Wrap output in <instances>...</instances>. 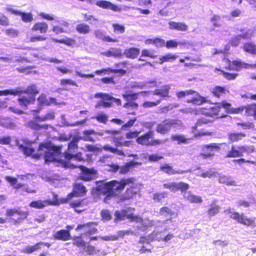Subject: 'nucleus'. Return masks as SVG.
I'll return each instance as SVG.
<instances>
[{"label": "nucleus", "instance_id": "2f4dec72", "mask_svg": "<svg viewBox=\"0 0 256 256\" xmlns=\"http://www.w3.org/2000/svg\"><path fill=\"white\" fill-rule=\"evenodd\" d=\"M32 29L34 31L39 30L41 34H44L47 32L48 25L45 22H38L33 26Z\"/></svg>", "mask_w": 256, "mask_h": 256}, {"label": "nucleus", "instance_id": "2eb2a0df", "mask_svg": "<svg viewBox=\"0 0 256 256\" xmlns=\"http://www.w3.org/2000/svg\"><path fill=\"white\" fill-rule=\"evenodd\" d=\"M82 174L81 178L86 181L93 179L96 174V171L93 168H88L84 166H80Z\"/></svg>", "mask_w": 256, "mask_h": 256}, {"label": "nucleus", "instance_id": "6e6d98bb", "mask_svg": "<svg viewBox=\"0 0 256 256\" xmlns=\"http://www.w3.org/2000/svg\"><path fill=\"white\" fill-rule=\"evenodd\" d=\"M212 92V94L217 98H220L226 92V89L221 86H216L214 88Z\"/></svg>", "mask_w": 256, "mask_h": 256}, {"label": "nucleus", "instance_id": "dca6fc26", "mask_svg": "<svg viewBox=\"0 0 256 256\" xmlns=\"http://www.w3.org/2000/svg\"><path fill=\"white\" fill-rule=\"evenodd\" d=\"M6 10L16 15L21 16L22 20L25 22H30L33 20V16L31 13L22 12L11 8H7Z\"/></svg>", "mask_w": 256, "mask_h": 256}, {"label": "nucleus", "instance_id": "473e14b6", "mask_svg": "<svg viewBox=\"0 0 256 256\" xmlns=\"http://www.w3.org/2000/svg\"><path fill=\"white\" fill-rule=\"evenodd\" d=\"M168 24L170 28L172 30H176L180 31H186L188 30V26L182 22H170Z\"/></svg>", "mask_w": 256, "mask_h": 256}, {"label": "nucleus", "instance_id": "4c0bfd02", "mask_svg": "<svg viewBox=\"0 0 256 256\" xmlns=\"http://www.w3.org/2000/svg\"><path fill=\"white\" fill-rule=\"evenodd\" d=\"M84 202H85L84 200L82 201H73L70 203V206L71 207L74 208L75 212L78 213H80L85 210V208H84Z\"/></svg>", "mask_w": 256, "mask_h": 256}, {"label": "nucleus", "instance_id": "f03ea898", "mask_svg": "<svg viewBox=\"0 0 256 256\" xmlns=\"http://www.w3.org/2000/svg\"><path fill=\"white\" fill-rule=\"evenodd\" d=\"M132 178L126 179L120 182L112 180L100 185L98 190L100 193L106 194L104 202L107 203L112 196L118 194V192L124 190L126 185L132 183Z\"/></svg>", "mask_w": 256, "mask_h": 256}, {"label": "nucleus", "instance_id": "c85d7f7f", "mask_svg": "<svg viewBox=\"0 0 256 256\" xmlns=\"http://www.w3.org/2000/svg\"><path fill=\"white\" fill-rule=\"evenodd\" d=\"M95 98H101L104 100H112L117 105H121V100L120 99L116 98L110 94L106 93L98 92L94 94Z\"/></svg>", "mask_w": 256, "mask_h": 256}, {"label": "nucleus", "instance_id": "338daca9", "mask_svg": "<svg viewBox=\"0 0 256 256\" xmlns=\"http://www.w3.org/2000/svg\"><path fill=\"white\" fill-rule=\"evenodd\" d=\"M196 92L192 90H187L186 91H181L177 92L176 95L178 98H180L186 96L195 94Z\"/></svg>", "mask_w": 256, "mask_h": 256}, {"label": "nucleus", "instance_id": "774afa93", "mask_svg": "<svg viewBox=\"0 0 256 256\" xmlns=\"http://www.w3.org/2000/svg\"><path fill=\"white\" fill-rule=\"evenodd\" d=\"M52 30L56 34H58L62 32H68V30L64 28L61 26H52Z\"/></svg>", "mask_w": 256, "mask_h": 256}, {"label": "nucleus", "instance_id": "6e6552de", "mask_svg": "<svg viewBox=\"0 0 256 256\" xmlns=\"http://www.w3.org/2000/svg\"><path fill=\"white\" fill-rule=\"evenodd\" d=\"M226 214L230 215V218L236 220L238 222L247 226H254V218H248L244 214H239L238 212H232L230 209L224 210Z\"/></svg>", "mask_w": 256, "mask_h": 256}, {"label": "nucleus", "instance_id": "6ab92c4d", "mask_svg": "<svg viewBox=\"0 0 256 256\" xmlns=\"http://www.w3.org/2000/svg\"><path fill=\"white\" fill-rule=\"evenodd\" d=\"M184 198L191 203L200 204L202 202V198L198 196H196L190 192H184L183 194Z\"/></svg>", "mask_w": 256, "mask_h": 256}, {"label": "nucleus", "instance_id": "ea45409f", "mask_svg": "<svg viewBox=\"0 0 256 256\" xmlns=\"http://www.w3.org/2000/svg\"><path fill=\"white\" fill-rule=\"evenodd\" d=\"M246 136V134L244 132L230 133L228 134V140L230 142H237L242 140Z\"/></svg>", "mask_w": 256, "mask_h": 256}, {"label": "nucleus", "instance_id": "680f3d73", "mask_svg": "<svg viewBox=\"0 0 256 256\" xmlns=\"http://www.w3.org/2000/svg\"><path fill=\"white\" fill-rule=\"evenodd\" d=\"M172 139L174 140L178 141V144L182 143L187 144L189 139L186 138L182 135H176L172 136Z\"/></svg>", "mask_w": 256, "mask_h": 256}, {"label": "nucleus", "instance_id": "c03bdc74", "mask_svg": "<svg viewBox=\"0 0 256 256\" xmlns=\"http://www.w3.org/2000/svg\"><path fill=\"white\" fill-rule=\"evenodd\" d=\"M107 56L118 57L122 55V50L119 48H114L102 53Z\"/></svg>", "mask_w": 256, "mask_h": 256}, {"label": "nucleus", "instance_id": "f3484780", "mask_svg": "<svg viewBox=\"0 0 256 256\" xmlns=\"http://www.w3.org/2000/svg\"><path fill=\"white\" fill-rule=\"evenodd\" d=\"M96 4L97 6L104 9L110 10L114 12H119L120 10L118 6L106 0H99L96 2Z\"/></svg>", "mask_w": 256, "mask_h": 256}, {"label": "nucleus", "instance_id": "c9c22d12", "mask_svg": "<svg viewBox=\"0 0 256 256\" xmlns=\"http://www.w3.org/2000/svg\"><path fill=\"white\" fill-rule=\"evenodd\" d=\"M140 165H142L141 162L131 161L130 162L126 163L124 166L121 167L120 172L123 174L126 173L132 168Z\"/></svg>", "mask_w": 256, "mask_h": 256}, {"label": "nucleus", "instance_id": "c756f323", "mask_svg": "<svg viewBox=\"0 0 256 256\" xmlns=\"http://www.w3.org/2000/svg\"><path fill=\"white\" fill-rule=\"evenodd\" d=\"M140 50L136 48H127L124 51V55L128 58H135L139 54Z\"/></svg>", "mask_w": 256, "mask_h": 256}, {"label": "nucleus", "instance_id": "7ed1b4c3", "mask_svg": "<svg viewBox=\"0 0 256 256\" xmlns=\"http://www.w3.org/2000/svg\"><path fill=\"white\" fill-rule=\"evenodd\" d=\"M134 210V208H128L126 210L116 211L114 213L116 220H124L125 218H126L130 220L132 222H134L138 224V225L136 226L137 228L142 230H145L148 226L153 224L152 222H150V220H143L140 216L133 215L131 212Z\"/></svg>", "mask_w": 256, "mask_h": 256}, {"label": "nucleus", "instance_id": "423d86ee", "mask_svg": "<svg viewBox=\"0 0 256 256\" xmlns=\"http://www.w3.org/2000/svg\"><path fill=\"white\" fill-rule=\"evenodd\" d=\"M222 108H224L228 113L230 114H238L243 110V108H232L230 104L224 101L216 104L214 106L210 108L206 114L212 117L218 116Z\"/></svg>", "mask_w": 256, "mask_h": 256}, {"label": "nucleus", "instance_id": "052dcab7", "mask_svg": "<svg viewBox=\"0 0 256 256\" xmlns=\"http://www.w3.org/2000/svg\"><path fill=\"white\" fill-rule=\"evenodd\" d=\"M240 150H241L242 154L244 153L250 154L254 152L255 148L254 146H240Z\"/></svg>", "mask_w": 256, "mask_h": 256}, {"label": "nucleus", "instance_id": "0eeeda50", "mask_svg": "<svg viewBox=\"0 0 256 256\" xmlns=\"http://www.w3.org/2000/svg\"><path fill=\"white\" fill-rule=\"evenodd\" d=\"M39 91L38 90L36 86L34 84L28 86L24 90H22L21 88L18 87L15 89L5 90L4 91L0 92V96H6L9 94L16 96L20 95L22 93L28 94L30 96H34L38 94Z\"/></svg>", "mask_w": 256, "mask_h": 256}, {"label": "nucleus", "instance_id": "8fccbe9b", "mask_svg": "<svg viewBox=\"0 0 256 256\" xmlns=\"http://www.w3.org/2000/svg\"><path fill=\"white\" fill-rule=\"evenodd\" d=\"M95 35L97 38L101 39L106 42H116L117 41V40L116 39H112L110 38V36H106L105 35V34L103 32L100 30H98L95 32Z\"/></svg>", "mask_w": 256, "mask_h": 256}, {"label": "nucleus", "instance_id": "7c9ffc66", "mask_svg": "<svg viewBox=\"0 0 256 256\" xmlns=\"http://www.w3.org/2000/svg\"><path fill=\"white\" fill-rule=\"evenodd\" d=\"M35 99L34 96H22L18 99V102L20 106L27 107L29 104H33L35 101Z\"/></svg>", "mask_w": 256, "mask_h": 256}, {"label": "nucleus", "instance_id": "bf43d9fd", "mask_svg": "<svg viewBox=\"0 0 256 256\" xmlns=\"http://www.w3.org/2000/svg\"><path fill=\"white\" fill-rule=\"evenodd\" d=\"M220 207L215 204H212L208 211V214L210 216H213L218 213Z\"/></svg>", "mask_w": 256, "mask_h": 256}, {"label": "nucleus", "instance_id": "e2e57ef3", "mask_svg": "<svg viewBox=\"0 0 256 256\" xmlns=\"http://www.w3.org/2000/svg\"><path fill=\"white\" fill-rule=\"evenodd\" d=\"M92 118H96L98 122L106 124L108 120V116L103 113H98L96 116Z\"/></svg>", "mask_w": 256, "mask_h": 256}, {"label": "nucleus", "instance_id": "49530a36", "mask_svg": "<svg viewBox=\"0 0 256 256\" xmlns=\"http://www.w3.org/2000/svg\"><path fill=\"white\" fill-rule=\"evenodd\" d=\"M178 58V56L176 54H172L168 53L160 58V64H162L164 62H172L176 60Z\"/></svg>", "mask_w": 256, "mask_h": 256}, {"label": "nucleus", "instance_id": "9b49d317", "mask_svg": "<svg viewBox=\"0 0 256 256\" xmlns=\"http://www.w3.org/2000/svg\"><path fill=\"white\" fill-rule=\"evenodd\" d=\"M181 123V122L178 120H166L158 126L156 131L158 133L164 134L170 130L172 126L177 124L180 125Z\"/></svg>", "mask_w": 256, "mask_h": 256}, {"label": "nucleus", "instance_id": "4468645a", "mask_svg": "<svg viewBox=\"0 0 256 256\" xmlns=\"http://www.w3.org/2000/svg\"><path fill=\"white\" fill-rule=\"evenodd\" d=\"M222 144H216L215 143L210 144L206 145L204 146L206 148V152L202 154L201 156L204 158H206L214 156L216 152H218L220 150V146Z\"/></svg>", "mask_w": 256, "mask_h": 256}, {"label": "nucleus", "instance_id": "a878e982", "mask_svg": "<svg viewBox=\"0 0 256 256\" xmlns=\"http://www.w3.org/2000/svg\"><path fill=\"white\" fill-rule=\"evenodd\" d=\"M52 204L51 201L50 200H38L33 201L30 203V206L36 209L43 208L44 207L50 205Z\"/></svg>", "mask_w": 256, "mask_h": 256}, {"label": "nucleus", "instance_id": "0e129e2a", "mask_svg": "<svg viewBox=\"0 0 256 256\" xmlns=\"http://www.w3.org/2000/svg\"><path fill=\"white\" fill-rule=\"evenodd\" d=\"M182 45L184 43L182 42H177L174 40H170L167 41L166 44V46L168 48H176L178 45Z\"/></svg>", "mask_w": 256, "mask_h": 256}, {"label": "nucleus", "instance_id": "b1692460", "mask_svg": "<svg viewBox=\"0 0 256 256\" xmlns=\"http://www.w3.org/2000/svg\"><path fill=\"white\" fill-rule=\"evenodd\" d=\"M53 236L55 239L64 241L70 240V237L68 230H60L58 231L54 234Z\"/></svg>", "mask_w": 256, "mask_h": 256}, {"label": "nucleus", "instance_id": "864d4df0", "mask_svg": "<svg viewBox=\"0 0 256 256\" xmlns=\"http://www.w3.org/2000/svg\"><path fill=\"white\" fill-rule=\"evenodd\" d=\"M102 149L106 151H109L112 153L116 154L118 156H124V154L122 150H118V148H116L112 147L111 146H110V145H108V144L105 145L102 148Z\"/></svg>", "mask_w": 256, "mask_h": 256}, {"label": "nucleus", "instance_id": "a18cd8bd", "mask_svg": "<svg viewBox=\"0 0 256 256\" xmlns=\"http://www.w3.org/2000/svg\"><path fill=\"white\" fill-rule=\"evenodd\" d=\"M210 22L212 24V30H215L216 28H219L222 25V20L220 16L214 15L210 18Z\"/></svg>", "mask_w": 256, "mask_h": 256}, {"label": "nucleus", "instance_id": "69168bd1", "mask_svg": "<svg viewBox=\"0 0 256 256\" xmlns=\"http://www.w3.org/2000/svg\"><path fill=\"white\" fill-rule=\"evenodd\" d=\"M101 216L102 218V220L104 221H108L111 220L112 216L108 210H104L101 211L100 212Z\"/></svg>", "mask_w": 256, "mask_h": 256}, {"label": "nucleus", "instance_id": "a19ab883", "mask_svg": "<svg viewBox=\"0 0 256 256\" xmlns=\"http://www.w3.org/2000/svg\"><path fill=\"white\" fill-rule=\"evenodd\" d=\"M87 120H88V119L86 118L85 120H82L81 121L77 122L74 124H70L66 120L64 116L62 115V116H61L60 122L62 124V126H78L79 125L84 124L87 121Z\"/></svg>", "mask_w": 256, "mask_h": 256}, {"label": "nucleus", "instance_id": "13d9d810", "mask_svg": "<svg viewBox=\"0 0 256 256\" xmlns=\"http://www.w3.org/2000/svg\"><path fill=\"white\" fill-rule=\"evenodd\" d=\"M76 30L82 34H86L89 32L90 28L88 25L82 24L76 26Z\"/></svg>", "mask_w": 256, "mask_h": 256}, {"label": "nucleus", "instance_id": "a211bd4d", "mask_svg": "<svg viewBox=\"0 0 256 256\" xmlns=\"http://www.w3.org/2000/svg\"><path fill=\"white\" fill-rule=\"evenodd\" d=\"M156 86V80L150 81L134 82L130 85L132 88H138L142 89L144 88H150Z\"/></svg>", "mask_w": 256, "mask_h": 256}, {"label": "nucleus", "instance_id": "4be33fe9", "mask_svg": "<svg viewBox=\"0 0 256 256\" xmlns=\"http://www.w3.org/2000/svg\"><path fill=\"white\" fill-rule=\"evenodd\" d=\"M38 101L39 104L41 106H49L51 104H58L56 102V100L54 98H47L46 96L42 94L38 98Z\"/></svg>", "mask_w": 256, "mask_h": 256}, {"label": "nucleus", "instance_id": "393cba45", "mask_svg": "<svg viewBox=\"0 0 256 256\" xmlns=\"http://www.w3.org/2000/svg\"><path fill=\"white\" fill-rule=\"evenodd\" d=\"M94 73L97 75H101L102 74H109L110 73H120L124 74L126 73V71L123 69H112L111 68H103L100 70H96Z\"/></svg>", "mask_w": 256, "mask_h": 256}, {"label": "nucleus", "instance_id": "9d476101", "mask_svg": "<svg viewBox=\"0 0 256 256\" xmlns=\"http://www.w3.org/2000/svg\"><path fill=\"white\" fill-rule=\"evenodd\" d=\"M223 62L227 65L225 66L226 68L230 70H238L242 68H256V64H246L238 60H234L231 62L228 59L224 58Z\"/></svg>", "mask_w": 256, "mask_h": 256}, {"label": "nucleus", "instance_id": "72a5a7b5", "mask_svg": "<svg viewBox=\"0 0 256 256\" xmlns=\"http://www.w3.org/2000/svg\"><path fill=\"white\" fill-rule=\"evenodd\" d=\"M55 118L54 112H48L44 116H40L37 114H34V118L38 120L40 122H45L47 120H53Z\"/></svg>", "mask_w": 256, "mask_h": 256}, {"label": "nucleus", "instance_id": "4d7b16f0", "mask_svg": "<svg viewBox=\"0 0 256 256\" xmlns=\"http://www.w3.org/2000/svg\"><path fill=\"white\" fill-rule=\"evenodd\" d=\"M244 50L253 54H256V46L252 43H246L244 46Z\"/></svg>", "mask_w": 256, "mask_h": 256}, {"label": "nucleus", "instance_id": "39448f33", "mask_svg": "<svg viewBox=\"0 0 256 256\" xmlns=\"http://www.w3.org/2000/svg\"><path fill=\"white\" fill-rule=\"evenodd\" d=\"M78 138L74 139L68 145V150L64 154V160L65 161L64 166L65 167L76 168L77 166L74 163L75 161L80 162L84 160L81 153H76L78 150Z\"/></svg>", "mask_w": 256, "mask_h": 256}, {"label": "nucleus", "instance_id": "1a4fd4ad", "mask_svg": "<svg viewBox=\"0 0 256 256\" xmlns=\"http://www.w3.org/2000/svg\"><path fill=\"white\" fill-rule=\"evenodd\" d=\"M153 137V131L150 130L148 133L138 137L136 138V142L140 144L146 146H156L164 142L159 140H154Z\"/></svg>", "mask_w": 256, "mask_h": 256}, {"label": "nucleus", "instance_id": "58836bf2", "mask_svg": "<svg viewBox=\"0 0 256 256\" xmlns=\"http://www.w3.org/2000/svg\"><path fill=\"white\" fill-rule=\"evenodd\" d=\"M160 214L166 218L169 216L170 217L172 216L176 217L178 216L177 214L172 211L170 208L167 206H164L160 209Z\"/></svg>", "mask_w": 256, "mask_h": 256}, {"label": "nucleus", "instance_id": "cd10ccee", "mask_svg": "<svg viewBox=\"0 0 256 256\" xmlns=\"http://www.w3.org/2000/svg\"><path fill=\"white\" fill-rule=\"evenodd\" d=\"M40 122L38 120H36L34 118V120L29 121L28 124V126L30 128L34 130H40L41 129L47 130L49 126L48 124H40L38 122Z\"/></svg>", "mask_w": 256, "mask_h": 256}, {"label": "nucleus", "instance_id": "ddd939ff", "mask_svg": "<svg viewBox=\"0 0 256 256\" xmlns=\"http://www.w3.org/2000/svg\"><path fill=\"white\" fill-rule=\"evenodd\" d=\"M164 188L169 189L170 191L175 192L178 190H180L182 192L187 190L189 188L188 184L184 182H170L164 184Z\"/></svg>", "mask_w": 256, "mask_h": 256}, {"label": "nucleus", "instance_id": "603ef678", "mask_svg": "<svg viewBox=\"0 0 256 256\" xmlns=\"http://www.w3.org/2000/svg\"><path fill=\"white\" fill-rule=\"evenodd\" d=\"M0 126L10 129H13L16 127L15 124L7 118H0Z\"/></svg>", "mask_w": 256, "mask_h": 256}, {"label": "nucleus", "instance_id": "09e8293b", "mask_svg": "<svg viewBox=\"0 0 256 256\" xmlns=\"http://www.w3.org/2000/svg\"><path fill=\"white\" fill-rule=\"evenodd\" d=\"M44 243L43 242H40L34 246H27L25 248L22 250V252L26 254H30L32 252L39 250L41 246L43 245Z\"/></svg>", "mask_w": 256, "mask_h": 256}, {"label": "nucleus", "instance_id": "5fc2aeb1", "mask_svg": "<svg viewBox=\"0 0 256 256\" xmlns=\"http://www.w3.org/2000/svg\"><path fill=\"white\" fill-rule=\"evenodd\" d=\"M15 214H18V216H21L22 214L24 217L26 218L28 214L26 212H21L18 211L16 209H8L6 210V215L8 216H13Z\"/></svg>", "mask_w": 256, "mask_h": 256}, {"label": "nucleus", "instance_id": "20e7f679", "mask_svg": "<svg viewBox=\"0 0 256 256\" xmlns=\"http://www.w3.org/2000/svg\"><path fill=\"white\" fill-rule=\"evenodd\" d=\"M150 221L151 222L150 220ZM152 222L153 224L148 226L146 229L152 226H156L157 227H159V229L158 231L154 230L152 234L147 237H141L140 240V243H148L154 240L158 241H163L164 234V232L170 229L168 224L171 223L172 222V218H170L162 222L157 221L155 222L154 221H152Z\"/></svg>", "mask_w": 256, "mask_h": 256}, {"label": "nucleus", "instance_id": "37998d69", "mask_svg": "<svg viewBox=\"0 0 256 256\" xmlns=\"http://www.w3.org/2000/svg\"><path fill=\"white\" fill-rule=\"evenodd\" d=\"M243 108V110L238 114H241L244 110H246V114L247 116H254L256 119V104H251L247 107H240Z\"/></svg>", "mask_w": 256, "mask_h": 256}, {"label": "nucleus", "instance_id": "3c124183", "mask_svg": "<svg viewBox=\"0 0 256 256\" xmlns=\"http://www.w3.org/2000/svg\"><path fill=\"white\" fill-rule=\"evenodd\" d=\"M206 102V98L198 94H196V96L194 97L190 100H187V102L188 103H192L196 105H200L204 102Z\"/></svg>", "mask_w": 256, "mask_h": 256}, {"label": "nucleus", "instance_id": "de8ad7c7", "mask_svg": "<svg viewBox=\"0 0 256 256\" xmlns=\"http://www.w3.org/2000/svg\"><path fill=\"white\" fill-rule=\"evenodd\" d=\"M148 93H150L149 92H142L137 94H122V96L124 98L126 101H132L138 98V94H142L143 96H145Z\"/></svg>", "mask_w": 256, "mask_h": 256}, {"label": "nucleus", "instance_id": "aec40b11", "mask_svg": "<svg viewBox=\"0 0 256 256\" xmlns=\"http://www.w3.org/2000/svg\"><path fill=\"white\" fill-rule=\"evenodd\" d=\"M106 134H110L113 136L112 142L116 146H120L122 142L124 141V137L122 136H116L120 133L119 130H106Z\"/></svg>", "mask_w": 256, "mask_h": 256}, {"label": "nucleus", "instance_id": "5701e85b", "mask_svg": "<svg viewBox=\"0 0 256 256\" xmlns=\"http://www.w3.org/2000/svg\"><path fill=\"white\" fill-rule=\"evenodd\" d=\"M170 90V86L166 85L162 86L160 88L156 89L152 92V94L154 95L160 96L163 98H168L169 91Z\"/></svg>", "mask_w": 256, "mask_h": 256}, {"label": "nucleus", "instance_id": "e433bc0d", "mask_svg": "<svg viewBox=\"0 0 256 256\" xmlns=\"http://www.w3.org/2000/svg\"><path fill=\"white\" fill-rule=\"evenodd\" d=\"M218 181L221 184H224L228 186H236V184L230 176L224 175L220 176Z\"/></svg>", "mask_w": 256, "mask_h": 256}, {"label": "nucleus", "instance_id": "bb28decb", "mask_svg": "<svg viewBox=\"0 0 256 256\" xmlns=\"http://www.w3.org/2000/svg\"><path fill=\"white\" fill-rule=\"evenodd\" d=\"M93 224L94 223L92 222H90L84 224H80L78 226L76 230L78 231L80 230H84L85 232L88 233L90 234H94L96 231V228L92 226Z\"/></svg>", "mask_w": 256, "mask_h": 256}, {"label": "nucleus", "instance_id": "79ce46f5", "mask_svg": "<svg viewBox=\"0 0 256 256\" xmlns=\"http://www.w3.org/2000/svg\"><path fill=\"white\" fill-rule=\"evenodd\" d=\"M160 169L166 173H167L169 174H184L188 172H190V170H187L184 171H180V172H176L172 168L169 166L168 164H165L160 167Z\"/></svg>", "mask_w": 256, "mask_h": 256}, {"label": "nucleus", "instance_id": "f8f14e48", "mask_svg": "<svg viewBox=\"0 0 256 256\" xmlns=\"http://www.w3.org/2000/svg\"><path fill=\"white\" fill-rule=\"evenodd\" d=\"M255 31L256 30L254 28L245 30L242 34L232 37L230 40L232 46H238L240 42L241 38H250L254 36Z\"/></svg>", "mask_w": 256, "mask_h": 256}, {"label": "nucleus", "instance_id": "412c9836", "mask_svg": "<svg viewBox=\"0 0 256 256\" xmlns=\"http://www.w3.org/2000/svg\"><path fill=\"white\" fill-rule=\"evenodd\" d=\"M86 192L85 187L79 184H75L74 188V194L71 193L68 196V200H70L73 197L74 194L76 196H78L84 194Z\"/></svg>", "mask_w": 256, "mask_h": 256}, {"label": "nucleus", "instance_id": "f704fd0d", "mask_svg": "<svg viewBox=\"0 0 256 256\" xmlns=\"http://www.w3.org/2000/svg\"><path fill=\"white\" fill-rule=\"evenodd\" d=\"M244 154H242L241 150H240V146L236 147L232 146L230 150L228 152L227 158H237L242 156Z\"/></svg>", "mask_w": 256, "mask_h": 256}, {"label": "nucleus", "instance_id": "f257e3e1", "mask_svg": "<svg viewBox=\"0 0 256 256\" xmlns=\"http://www.w3.org/2000/svg\"><path fill=\"white\" fill-rule=\"evenodd\" d=\"M30 142H26L25 144H21L19 148L26 156H32L35 158H39L43 156L46 162L58 161L60 154V148L54 146L51 143L42 144L40 146L36 153H34V150L30 146Z\"/></svg>", "mask_w": 256, "mask_h": 256}]
</instances>
